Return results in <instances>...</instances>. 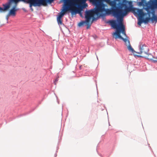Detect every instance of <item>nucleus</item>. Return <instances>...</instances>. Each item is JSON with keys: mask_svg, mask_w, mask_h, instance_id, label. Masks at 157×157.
<instances>
[{"mask_svg": "<svg viewBox=\"0 0 157 157\" xmlns=\"http://www.w3.org/2000/svg\"><path fill=\"white\" fill-rule=\"evenodd\" d=\"M57 21L58 24L61 25L62 24V21L61 19L57 18Z\"/></svg>", "mask_w": 157, "mask_h": 157, "instance_id": "nucleus-16", "label": "nucleus"}, {"mask_svg": "<svg viewBox=\"0 0 157 157\" xmlns=\"http://www.w3.org/2000/svg\"><path fill=\"white\" fill-rule=\"evenodd\" d=\"M96 4L98 6H101L104 9L103 12L105 15L112 14L117 16L120 14L123 15L131 11L132 2L126 0H97Z\"/></svg>", "mask_w": 157, "mask_h": 157, "instance_id": "nucleus-1", "label": "nucleus"}, {"mask_svg": "<svg viewBox=\"0 0 157 157\" xmlns=\"http://www.w3.org/2000/svg\"><path fill=\"white\" fill-rule=\"evenodd\" d=\"M2 9L1 8V7H0V10H2Z\"/></svg>", "mask_w": 157, "mask_h": 157, "instance_id": "nucleus-20", "label": "nucleus"}, {"mask_svg": "<svg viewBox=\"0 0 157 157\" xmlns=\"http://www.w3.org/2000/svg\"><path fill=\"white\" fill-rule=\"evenodd\" d=\"M54 0H28L27 2L29 4V6L32 11L33 9L32 8V6H40L41 5L46 6L47 3H52Z\"/></svg>", "mask_w": 157, "mask_h": 157, "instance_id": "nucleus-6", "label": "nucleus"}, {"mask_svg": "<svg viewBox=\"0 0 157 157\" xmlns=\"http://www.w3.org/2000/svg\"><path fill=\"white\" fill-rule=\"evenodd\" d=\"M16 6H14L13 8L10 11L8 15H11L12 16H15L16 14V11L17 10L16 9Z\"/></svg>", "mask_w": 157, "mask_h": 157, "instance_id": "nucleus-9", "label": "nucleus"}, {"mask_svg": "<svg viewBox=\"0 0 157 157\" xmlns=\"http://www.w3.org/2000/svg\"><path fill=\"white\" fill-rule=\"evenodd\" d=\"M140 52H136V53L142 55L143 56H137L140 57H144L148 59H152L150 58L151 55L148 54L149 49L147 46L144 44H141L139 46Z\"/></svg>", "mask_w": 157, "mask_h": 157, "instance_id": "nucleus-7", "label": "nucleus"}, {"mask_svg": "<svg viewBox=\"0 0 157 157\" xmlns=\"http://www.w3.org/2000/svg\"><path fill=\"white\" fill-rule=\"evenodd\" d=\"M150 2V0L147 2H146V0H141V2H138L139 6L145 5L146 6L145 9L147 11V13L144 12L143 9L133 8L132 6L131 11H133L135 15H137L138 16L139 21L138 24L140 26L142 23H147L150 20L152 21H157V16L155 14V11L153 10L151 12L149 10L150 9H153L155 8H157V7L155 5H154V6L151 7V3Z\"/></svg>", "mask_w": 157, "mask_h": 157, "instance_id": "nucleus-2", "label": "nucleus"}, {"mask_svg": "<svg viewBox=\"0 0 157 157\" xmlns=\"http://www.w3.org/2000/svg\"><path fill=\"white\" fill-rule=\"evenodd\" d=\"M57 80H58L57 79L56 80V81H57Z\"/></svg>", "mask_w": 157, "mask_h": 157, "instance_id": "nucleus-22", "label": "nucleus"}, {"mask_svg": "<svg viewBox=\"0 0 157 157\" xmlns=\"http://www.w3.org/2000/svg\"><path fill=\"white\" fill-rule=\"evenodd\" d=\"M64 15L63 13H62L60 12V14L57 18L61 19L62 17Z\"/></svg>", "mask_w": 157, "mask_h": 157, "instance_id": "nucleus-17", "label": "nucleus"}, {"mask_svg": "<svg viewBox=\"0 0 157 157\" xmlns=\"http://www.w3.org/2000/svg\"><path fill=\"white\" fill-rule=\"evenodd\" d=\"M13 2H18L19 1H24V2H26V1L25 0H12Z\"/></svg>", "mask_w": 157, "mask_h": 157, "instance_id": "nucleus-18", "label": "nucleus"}, {"mask_svg": "<svg viewBox=\"0 0 157 157\" xmlns=\"http://www.w3.org/2000/svg\"><path fill=\"white\" fill-rule=\"evenodd\" d=\"M65 5L63 7L62 11L60 12L63 14L65 13L68 10H71V13L72 15L78 13L82 17V13L81 12V10L79 9H76L75 7V5L77 4L75 3L77 0H64Z\"/></svg>", "mask_w": 157, "mask_h": 157, "instance_id": "nucleus-3", "label": "nucleus"}, {"mask_svg": "<svg viewBox=\"0 0 157 157\" xmlns=\"http://www.w3.org/2000/svg\"><path fill=\"white\" fill-rule=\"evenodd\" d=\"M9 5H7L3 9L1 7V8H2V10H0V11H5L8 8H9Z\"/></svg>", "mask_w": 157, "mask_h": 157, "instance_id": "nucleus-14", "label": "nucleus"}, {"mask_svg": "<svg viewBox=\"0 0 157 157\" xmlns=\"http://www.w3.org/2000/svg\"><path fill=\"white\" fill-rule=\"evenodd\" d=\"M127 48L129 51L131 52L135 56H138L137 55L135 54V53H136V52L132 48L130 44H129L127 46Z\"/></svg>", "mask_w": 157, "mask_h": 157, "instance_id": "nucleus-10", "label": "nucleus"}, {"mask_svg": "<svg viewBox=\"0 0 157 157\" xmlns=\"http://www.w3.org/2000/svg\"><path fill=\"white\" fill-rule=\"evenodd\" d=\"M92 3L95 6V7L94 9L86 11L85 12V17L87 22L90 21L91 18H93V20H94V16L95 14L98 16H106L103 12L104 9L101 6H98L94 3Z\"/></svg>", "mask_w": 157, "mask_h": 157, "instance_id": "nucleus-4", "label": "nucleus"}, {"mask_svg": "<svg viewBox=\"0 0 157 157\" xmlns=\"http://www.w3.org/2000/svg\"><path fill=\"white\" fill-rule=\"evenodd\" d=\"M128 12H127L126 14L124 15H123V13L122 14H120L118 16H116L117 17V21L118 23V25H118V28L119 29L120 32H122V34L126 36V34L125 32V28L123 24V17L124 16H125L128 13Z\"/></svg>", "mask_w": 157, "mask_h": 157, "instance_id": "nucleus-8", "label": "nucleus"}, {"mask_svg": "<svg viewBox=\"0 0 157 157\" xmlns=\"http://www.w3.org/2000/svg\"><path fill=\"white\" fill-rule=\"evenodd\" d=\"M85 24H86V21H82L79 22L78 24V25L79 26H83Z\"/></svg>", "mask_w": 157, "mask_h": 157, "instance_id": "nucleus-12", "label": "nucleus"}, {"mask_svg": "<svg viewBox=\"0 0 157 157\" xmlns=\"http://www.w3.org/2000/svg\"><path fill=\"white\" fill-rule=\"evenodd\" d=\"M152 60L154 62H157V59L155 58H154V59H153Z\"/></svg>", "mask_w": 157, "mask_h": 157, "instance_id": "nucleus-19", "label": "nucleus"}, {"mask_svg": "<svg viewBox=\"0 0 157 157\" xmlns=\"http://www.w3.org/2000/svg\"><path fill=\"white\" fill-rule=\"evenodd\" d=\"M91 23H90V21L89 22H86V25H87V29H89V28H90V26L91 24Z\"/></svg>", "mask_w": 157, "mask_h": 157, "instance_id": "nucleus-15", "label": "nucleus"}, {"mask_svg": "<svg viewBox=\"0 0 157 157\" xmlns=\"http://www.w3.org/2000/svg\"><path fill=\"white\" fill-rule=\"evenodd\" d=\"M57 80H58L57 79L56 80V81H57Z\"/></svg>", "mask_w": 157, "mask_h": 157, "instance_id": "nucleus-21", "label": "nucleus"}, {"mask_svg": "<svg viewBox=\"0 0 157 157\" xmlns=\"http://www.w3.org/2000/svg\"><path fill=\"white\" fill-rule=\"evenodd\" d=\"M150 2L151 3V7L154 6V4L157 7V0H150Z\"/></svg>", "mask_w": 157, "mask_h": 157, "instance_id": "nucleus-11", "label": "nucleus"}, {"mask_svg": "<svg viewBox=\"0 0 157 157\" xmlns=\"http://www.w3.org/2000/svg\"><path fill=\"white\" fill-rule=\"evenodd\" d=\"M111 26L113 28L116 29V31L115 32L113 33V35L115 36V38L117 39L118 38H119L123 40L124 42L125 45L127 46L130 44V42L129 40L124 39L122 37L120 34V31L119 29L118 28V25L117 24V21L116 20H112L110 21Z\"/></svg>", "mask_w": 157, "mask_h": 157, "instance_id": "nucleus-5", "label": "nucleus"}, {"mask_svg": "<svg viewBox=\"0 0 157 157\" xmlns=\"http://www.w3.org/2000/svg\"><path fill=\"white\" fill-rule=\"evenodd\" d=\"M79 1H80L82 2H85L86 0H79ZM90 2H92V3H95L96 2V1L97 0H89Z\"/></svg>", "mask_w": 157, "mask_h": 157, "instance_id": "nucleus-13", "label": "nucleus"}]
</instances>
